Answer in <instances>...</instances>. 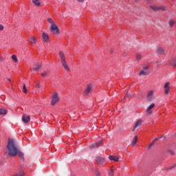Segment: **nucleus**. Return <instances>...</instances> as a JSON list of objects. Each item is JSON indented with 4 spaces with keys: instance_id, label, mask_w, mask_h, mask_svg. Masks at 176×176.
I'll return each instance as SVG.
<instances>
[{
    "instance_id": "obj_1",
    "label": "nucleus",
    "mask_w": 176,
    "mask_h": 176,
    "mask_svg": "<svg viewBox=\"0 0 176 176\" xmlns=\"http://www.w3.org/2000/svg\"><path fill=\"white\" fill-rule=\"evenodd\" d=\"M7 148L9 151V156H16V155H18V156L20 157V159H21V160H24V153L20 151V148H19L17 143H16V141H14V140H8Z\"/></svg>"
},
{
    "instance_id": "obj_2",
    "label": "nucleus",
    "mask_w": 176,
    "mask_h": 176,
    "mask_svg": "<svg viewBox=\"0 0 176 176\" xmlns=\"http://www.w3.org/2000/svg\"><path fill=\"white\" fill-rule=\"evenodd\" d=\"M59 55L61 60V64L63 68L65 69V71H67V72H69V67H68V65H67V62L65 61V58H64V54L60 52H59Z\"/></svg>"
},
{
    "instance_id": "obj_3",
    "label": "nucleus",
    "mask_w": 176,
    "mask_h": 176,
    "mask_svg": "<svg viewBox=\"0 0 176 176\" xmlns=\"http://www.w3.org/2000/svg\"><path fill=\"white\" fill-rule=\"evenodd\" d=\"M151 74V72L149 71V67L148 65H144L142 67V69L139 73V76H146Z\"/></svg>"
},
{
    "instance_id": "obj_4",
    "label": "nucleus",
    "mask_w": 176,
    "mask_h": 176,
    "mask_svg": "<svg viewBox=\"0 0 176 176\" xmlns=\"http://www.w3.org/2000/svg\"><path fill=\"white\" fill-rule=\"evenodd\" d=\"M50 31L52 34H54L55 35H58V34H60V29H58V27H57V25H56V23L51 25Z\"/></svg>"
},
{
    "instance_id": "obj_5",
    "label": "nucleus",
    "mask_w": 176,
    "mask_h": 176,
    "mask_svg": "<svg viewBox=\"0 0 176 176\" xmlns=\"http://www.w3.org/2000/svg\"><path fill=\"white\" fill-rule=\"evenodd\" d=\"M58 94H57V92H54L52 96L51 105L54 106L56 102H58Z\"/></svg>"
},
{
    "instance_id": "obj_6",
    "label": "nucleus",
    "mask_w": 176,
    "mask_h": 176,
    "mask_svg": "<svg viewBox=\"0 0 176 176\" xmlns=\"http://www.w3.org/2000/svg\"><path fill=\"white\" fill-rule=\"evenodd\" d=\"M101 144H102V140H100L96 143H94L89 146V149H96V148H98L101 146Z\"/></svg>"
},
{
    "instance_id": "obj_7",
    "label": "nucleus",
    "mask_w": 176,
    "mask_h": 176,
    "mask_svg": "<svg viewBox=\"0 0 176 176\" xmlns=\"http://www.w3.org/2000/svg\"><path fill=\"white\" fill-rule=\"evenodd\" d=\"M151 9L153 10V12H157V10H166V8L163 6H157L155 5H152L150 6Z\"/></svg>"
},
{
    "instance_id": "obj_8",
    "label": "nucleus",
    "mask_w": 176,
    "mask_h": 176,
    "mask_svg": "<svg viewBox=\"0 0 176 176\" xmlns=\"http://www.w3.org/2000/svg\"><path fill=\"white\" fill-rule=\"evenodd\" d=\"M91 90H93V85L91 84H88L86 89L84 91V94L87 96L91 93Z\"/></svg>"
},
{
    "instance_id": "obj_9",
    "label": "nucleus",
    "mask_w": 176,
    "mask_h": 176,
    "mask_svg": "<svg viewBox=\"0 0 176 176\" xmlns=\"http://www.w3.org/2000/svg\"><path fill=\"white\" fill-rule=\"evenodd\" d=\"M95 160L98 164H104L105 163V159L100 156H96Z\"/></svg>"
},
{
    "instance_id": "obj_10",
    "label": "nucleus",
    "mask_w": 176,
    "mask_h": 176,
    "mask_svg": "<svg viewBox=\"0 0 176 176\" xmlns=\"http://www.w3.org/2000/svg\"><path fill=\"white\" fill-rule=\"evenodd\" d=\"M155 108V103H152L150 106L147 107V109L146 111V113L148 115H151L152 113V109Z\"/></svg>"
},
{
    "instance_id": "obj_11",
    "label": "nucleus",
    "mask_w": 176,
    "mask_h": 176,
    "mask_svg": "<svg viewBox=\"0 0 176 176\" xmlns=\"http://www.w3.org/2000/svg\"><path fill=\"white\" fill-rule=\"evenodd\" d=\"M164 93L166 94H168L170 91V82H166L164 86Z\"/></svg>"
},
{
    "instance_id": "obj_12",
    "label": "nucleus",
    "mask_w": 176,
    "mask_h": 176,
    "mask_svg": "<svg viewBox=\"0 0 176 176\" xmlns=\"http://www.w3.org/2000/svg\"><path fill=\"white\" fill-rule=\"evenodd\" d=\"M42 39L43 42L47 43L50 41L49 35L45 32H43Z\"/></svg>"
},
{
    "instance_id": "obj_13",
    "label": "nucleus",
    "mask_w": 176,
    "mask_h": 176,
    "mask_svg": "<svg viewBox=\"0 0 176 176\" xmlns=\"http://www.w3.org/2000/svg\"><path fill=\"white\" fill-rule=\"evenodd\" d=\"M147 101H153V91H148L147 94Z\"/></svg>"
},
{
    "instance_id": "obj_14",
    "label": "nucleus",
    "mask_w": 176,
    "mask_h": 176,
    "mask_svg": "<svg viewBox=\"0 0 176 176\" xmlns=\"http://www.w3.org/2000/svg\"><path fill=\"white\" fill-rule=\"evenodd\" d=\"M30 120H31V118L30 117V116L23 115L22 122H23V123H28Z\"/></svg>"
},
{
    "instance_id": "obj_15",
    "label": "nucleus",
    "mask_w": 176,
    "mask_h": 176,
    "mask_svg": "<svg viewBox=\"0 0 176 176\" xmlns=\"http://www.w3.org/2000/svg\"><path fill=\"white\" fill-rule=\"evenodd\" d=\"M141 124H142V120H138L135 124V126H134L132 131H135V129H137V127H140V126H141Z\"/></svg>"
},
{
    "instance_id": "obj_16",
    "label": "nucleus",
    "mask_w": 176,
    "mask_h": 176,
    "mask_svg": "<svg viewBox=\"0 0 176 176\" xmlns=\"http://www.w3.org/2000/svg\"><path fill=\"white\" fill-rule=\"evenodd\" d=\"M157 52L159 54H164L165 53V51H164V49H163L162 47H158L157 48Z\"/></svg>"
},
{
    "instance_id": "obj_17",
    "label": "nucleus",
    "mask_w": 176,
    "mask_h": 176,
    "mask_svg": "<svg viewBox=\"0 0 176 176\" xmlns=\"http://www.w3.org/2000/svg\"><path fill=\"white\" fill-rule=\"evenodd\" d=\"M109 159L110 160H113V162H119V157H118L117 156H115V155H110L109 157Z\"/></svg>"
},
{
    "instance_id": "obj_18",
    "label": "nucleus",
    "mask_w": 176,
    "mask_h": 176,
    "mask_svg": "<svg viewBox=\"0 0 176 176\" xmlns=\"http://www.w3.org/2000/svg\"><path fill=\"white\" fill-rule=\"evenodd\" d=\"M41 69V64L36 63L33 66V70L34 71H39Z\"/></svg>"
},
{
    "instance_id": "obj_19",
    "label": "nucleus",
    "mask_w": 176,
    "mask_h": 176,
    "mask_svg": "<svg viewBox=\"0 0 176 176\" xmlns=\"http://www.w3.org/2000/svg\"><path fill=\"white\" fill-rule=\"evenodd\" d=\"M49 75H50L49 70H46V71L43 72V73H41V76L43 78H46V76H49Z\"/></svg>"
},
{
    "instance_id": "obj_20",
    "label": "nucleus",
    "mask_w": 176,
    "mask_h": 176,
    "mask_svg": "<svg viewBox=\"0 0 176 176\" xmlns=\"http://www.w3.org/2000/svg\"><path fill=\"white\" fill-rule=\"evenodd\" d=\"M29 41L32 45H35V43H36V38H35L34 37H30Z\"/></svg>"
},
{
    "instance_id": "obj_21",
    "label": "nucleus",
    "mask_w": 176,
    "mask_h": 176,
    "mask_svg": "<svg viewBox=\"0 0 176 176\" xmlns=\"http://www.w3.org/2000/svg\"><path fill=\"white\" fill-rule=\"evenodd\" d=\"M137 140H138V136H135L134 139L131 142V146H135V144H137Z\"/></svg>"
},
{
    "instance_id": "obj_22",
    "label": "nucleus",
    "mask_w": 176,
    "mask_h": 176,
    "mask_svg": "<svg viewBox=\"0 0 176 176\" xmlns=\"http://www.w3.org/2000/svg\"><path fill=\"white\" fill-rule=\"evenodd\" d=\"M32 2L36 6H41V2H39V0H32Z\"/></svg>"
},
{
    "instance_id": "obj_23",
    "label": "nucleus",
    "mask_w": 176,
    "mask_h": 176,
    "mask_svg": "<svg viewBox=\"0 0 176 176\" xmlns=\"http://www.w3.org/2000/svg\"><path fill=\"white\" fill-rule=\"evenodd\" d=\"M7 111L5 109H0V115H6Z\"/></svg>"
},
{
    "instance_id": "obj_24",
    "label": "nucleus",
    "mask_w": 176,
    "mask_h": 176,
    "mask_svg": "<svg viewBox=\"0 0 176 176\" xmlns=\"http://www.w3.org/2000/svg\"><path fill=\"white\" fill-rule=\"evenodd\" d=\"M142 58V57L141 56V54H138L137 55H136V60H138V61H141V59Z\"/></svg>"
},
{
    "instance_id": "obj_25",
    "label": "nucleus",
    "mask_w": 176,
    "mask_h": 176,
    "mask_svg": "<svg viewBox=\"0 0 176 176\" xmlns=\"http://www.w3.org/2000/svg\"><path fill=\"white\" fill-rule=\"evenodd\" d=\"M47 21L48 23H50V24H51V25H53V24H55L54 21H53V19H52V18H48Z\"/></svg>"
},
{
    "instance_id": "obj_26",
    "label": "nucleus",
    "mask_w": 176,
    "mask_h": 176,
    "mask_svg": "<svg viewBox=\"0 0 176 176\" xmlns=\"http://www.w3.org/2000/svg\"><path fill=\"white\" fill-rule=\"evenodd\" d=\"M12 58L14 60V63H17V56L16 55H12Z\"/></svg>"
},
{
    "instance_id": "obj_27",
    "label": "nucleus",
    "mask_w": 176,
    "mask_h": 176,
    "mask_svg": "<svg viewBox=\"0 0 176 176\" xmlns=\"http://www.w3.org/2000/svg\"><path fill=\"white\" fill-rule=\"evenodd\" d=\"M23 93L27 94V88L25 87V85H23Z\"/></svg>"
},
{
    "instance_id": "obj_28",
    "label": "nucleus",
    "mask_w": 176,
    "mask_h": 176,
    "mask_svg": "<svg viewBox=\"0 0 176 176\" xmlns=\"http://www.w3.org/2000/svg\"><path fill=\"white\" fill-rule=\"evenodd\" d=\"M113 174H114L113 170L111 169L109 176H113Z\"/></svg>"
},
{
    "instance_id": "obj_29",
    "label": "nucleus",
    "mask_w": 176,
    "mask_h": 176,
    "mask_svg": "<svg viewBox=\"0 0 176 176\" xmlns=\"http://www.w3.org/2000/svg\"><path fill=\"white\" fill-rule=\"evenodd\" d=\"M174 21H170V22H169V25L170 26V27H173V25H174Z\"/></svg>"
},
{
    "instance_id": "obj_30",
    "label": "nucleus",
    "mask_w": 176,
    "mask_h": 176,
    "mask_svg": "<svg viewBox=\"0 0 176 176\" xmlns=\"http://www.w3.org/2000/svg\"><path fill=\"white\" fill-rule=\"evenodd\" d=\"M169 153H170V155H171L172 156H174V155H175V153H174V151H172V150H170V151H169Z\"/></svg>"
},
{
    "instance_id": "obj_31",
    "label": "nucleus",
    "mask_w": 176,
    "mask_h": 176,
    "mask_svg": "<svg viewBox=\"0 0 176 176\" xmlns=\"http://www.w3.org/2000/svg\"><path fill=\"white\" fill-rule=\"evenodd\" d=\"M96 176H101V173H100V172L98 170H96Z\"/></svg>"
},
{
    "instance_id": "obj_32",
    "label": "nucleus",
    "mask_w": 176,
    "mask_h": 176,
    "mask_svg": "<svg viewBox=\"0 0 176 176\" xmlns=\"http://www.w3.org/2000/svg\"><path fill=\"white\" fill-rule=\"evenodd\" d=\"M171 65H173V67H176V60H173Z\"/></svg>"
},
{
    "instance_id": "obj_33",
    "label": "nucleus",
    "mask_w": 176,
    "mask_h": 176,
    "mask_svg": "<svg viewBox=\"0 0 176 176\" xmlns=\"http://www.w3.org/2000/svg\"><path fill=\"white\" fill-rule=\"evenodd\" d=\"M153 144H155V142H153L150 145H148V149H151V148H152Z\"/></svg>"
},
{
    "instance_id": "obj_34",
    "label": "nucleus",
    "mask_w": 176,
    "mask_h": 176,
    "mask_svg": "<svg viewBox=\"0 0 176 176\" xmlns=\"http://www.w3.org/2000/svg\"><path fill=\"white\" fill-rule=\"evenodd\" d=\"M2 30H3V26H2L1 25H0V31H2Z\"/></svg>"
},
{
    "instance_id": "obj_35",
    "label": "nucleus",
    "mask_w": 176,
    "mask_h": 176,
    "mask_svg": "<svg viewBox=\"0 0 176 176\" xmlns=\"http://www.w3.org/2000/svg\"><path fill=\"white\" fill-rule=\"evenodd\" d=\"M78 2L82 3V2H85V0H77Z\"/></svg>"
},
{
    "instance_id": "obj_36",
    "label": "nucleus",
    "mask_w": 176,
    "mask_h": 176,
    "mask_svg": "<svg viewBox=\"0 0 176 176\" xmlns=\"http://www.w3.org/2000/svg\"><path fill=\"white\" fill-rule=\"evenodd\" d=\"M8 80L9 82H12V80H10V78H8Z\"/></svg>"
},
{
    "instance_id": "obj_37",
    "label": "nucleus",
    "mask_w": 176,
    "mask_h": 176,
    "mask_svg": "<svg viewBox=\"0 0 176 176\" xmlns=\"http://www.w3.org/2000/svg\"><path fill=\"white\" fill-rule=\"evenodd\" d=\"M36 87L39 88V87H41V86L39 85H37Z\"/></svg>"
},
{
    "instance_id": "obj_38",
    "label": "nucleus",
    "mask_w": 176,
    "mask_h": 176,
    "mask_svg": "<svg viewBox=\"0 0 176 176\" xmlns=\"http://www.w3.org/2000/svg\"><path fill=\"white\" fill-rule=\"evenodd\" d=\"M157 138H155V139L154 140V142H155V141H157Z\"/></svg>"
},
{
    "instance_id": "obj_39",
    "label": "nucleus",
    "mask_w": 176,
    "mask_h": 176,
    "mask_svg": "<svg viewBox=\"0 0 176 176\" xmlns=\"http://www.w3.org/2000/svg\"><path fill=\"white\" fill-rule=\"evenodd\" d=\"M128 96H129V95H128V94H126V97H128Z\"/></svg>"
},
{
    "instance_id": "obj_40",
    "label": "nucleus",
    "mask_w": 176,
    "mask_h": 176,
    "mask_svg": "<svg viewBox=\"0 0 176 176\" xmlns=\"http://www.w3.org/2000/svg\"><path fill=\"white\" fill-rule=\"evenodd\" d=\"M2 60V58H0V61Z\"/></svg>"
},
{
    "instance_id": "obj_41",
    "label": "nucleus",
    "mask_w": 176,
    "mask_h": 176,
    "mask_svg": "<svg viewBox=\"0 0 176 176\" xmlns=\"http://www.w3.org/2000/svg\"><path fill=\"white\" fill-rule=\"evenodd\" d=\"M112 52H113V51L111 50V53H112Z\"/></svg>"
},
{
    "instance_id": "obj_42",
    "label": "nucleus",
    "mask_w": 176,
    "mask_h": 176,
    "mask_svg": "<svg viewBox=\"0 0 176 176\" xmlns=\"http://www.w3.org/2000/svg\"><path fill=\"white\" fill-rule=\"evenodd\" d=\"M135 1H138V0H135Z\"/></svg>"
}]
</instances>
